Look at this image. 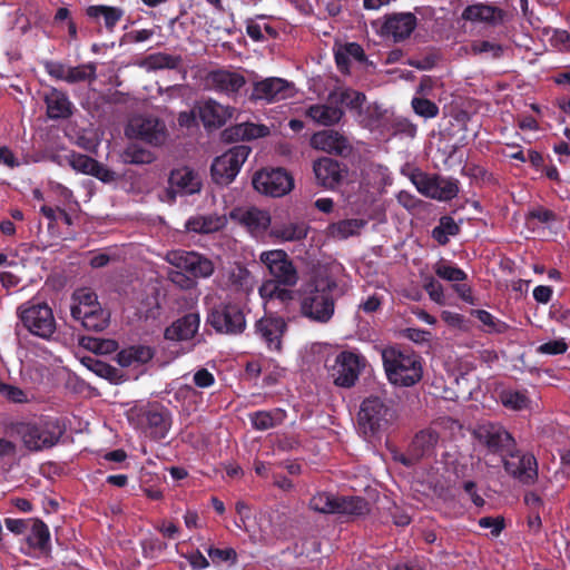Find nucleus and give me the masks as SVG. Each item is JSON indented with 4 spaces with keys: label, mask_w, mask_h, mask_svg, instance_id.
<instances>
[{
    "label": "nucleus",
    "mask_w": 570,
    "mask_h": 570,
    "mask_svg": "<svg viewBox=\"0 0 570 570\" xmlns=\"http://www.w3.org/2000/svg\"><path fill=\"white\" fill-rule=\"evenodd\" d=\"M306 116L321 126L330 127L338 124L344 117L342 107L332 102L330 95L325 104H315L307 108Z\"/></svg>",
    "instance_id": "nucleus-31"
},
{
    "label": "nucleus",
    "mask_w": 570,
    "mask_h": 570,
    "mask_svg": "<svg viewBox=\"0 0 570 570\" xmlns=\"http://www.w3.org/2000/svg\"><path fill=\"white\" fill-rule=\"evenodd\" d=\"M17 315L23 327L35 336L48 341L56 333L53 312L46 302L30 299L18 307Z\"/></svg>",
    "instance_id": "nucleus-4"
},
{
    "label": "nucleus",
    "mask_w": 570,
    "mask_h": 570,
    "mask_svg": "<svg viewBox=\"0 0 570 570\" xmlns=\"http://www.w3.org/2000/svg\"><path fill=\"white\" fill-rule=\"evenodd\" d=\"M207 82L217 92L235 96L246 85V78L237 71L216 69L208 73Z\"/></svg>",
    "instance_id": "nucleus-24"
},
{
    "label": "nucleus",
    "mask_w": 570,
    "mask_h": 570,
    "mask_svg": "<svg viewBox=\"0 0 570 570\" xmlns=\"http://www.w3.org/2000/svg\"><path fill=\"white\" fill-rule=\"evenodd\" d=\"M366 225V220L360 218L343 219L328 226L330 234L333 237L346 239L350 236L358 234Z\"/></svg>",
    "instance_id": "nucleus-46"
},
{
    "label": "nucleus",
    "mask_w": 570,
    "mask_h": 570,
    "mask_svg": "<svg viewBox=\"0 0 570 570\" xmlns=\"http://www.w3.org/2000/svg\"><path fill=\"white\" fill-rule=\"evenodd\" d=\"M169 180L177 191L184 195H193L202 189V179L198 173L189 167L173 170Z\"/></svg>",
    "instance_id": "nucleus-32"
},
{
    "label": "nucleus",
    "mask_w": 570,
    "mask_h": 570,
    "mask_svg": "<svg viewBox=\"0 0 570 570\" xmlns=\"http://www.w3.org/2000/svg\"><path fill=\"white\" fill-rule=\"evenodd\" d=\"M387 127L393 130V134L404 135L410 138H414L417 132V126L403 116H391Z\"/></svg>",
    "instance_id": "nucleus-56"
},
{
    "label": "nucleus",
    "mask_w": 570,
    "mask_h": 570,
    "mask_svg": "<svg viewBox=\"0 0 570 570\" xmlns=\"http://www.w3.org/2000/svg\"><path fill=\"white\" fill-rule=\"evenodd\" d=\"M434 273L442 279L448 282H464L468 278V274L455 265L448 264L443 261L439 262L434 266Z\"/></svg>",
    "instance_id": "nucleus-53"
},
{
    "label": "nucleus",
    "mask_w": 570,
    "mask_h": 570,
    "mask_svg": "<svg viewBox=\"0 0 570 570\" xmlns=\"http://www.w3.org/2000/svg\"><path fill=\"white\" fill-rule=\"evenodd\" d=\"M253 187L264 195L281 197L294 187L293 177L284 168H264L253 176Z\"/></svg>",
    "instance_id": "nucleus-11"
},
{
    "label": "nucleus",
    "mask_w": 570,
    "mask_h": 570,
    "mask_svg": "<svg viewBox=\"0 0 570 570\" xmlns=\"http://www.w3.org/2000/svg\"><path fill=\"white\" fill-rule=\"evenodd\" d=\"M286 331L287 324L283 316L268 315L255 323V333L273 352L282 351V338Z\"/></svg>",
    "instance_id": "nucleus-18"
},
{
    "label": "nucleus",
    "mask_w": 570,
    "mask_h": 570,
    "mask_svg": "<svg viewBox=\"0 0 570 570\" xmlns=\"http://www.w3.org/2000/svg\"><path fill=\"white\" fill-rule=\"evenodd\" d=\"M72 318L80 321L82 326L88 331L101 332L109 324L110 313L101 306H96V308H90Z\"/></svg>",
    "instance_id": "nucleus-37"
},
{
    "label": "nucleus",
    "mask_w": 570,
    "mask_h": 570,
    "mask_svg": "<svg viewBox=\"0 0 570 570\" xmlns=\"http://www.w3.org/2000/svg\"><path fill=\"white\" fill-rule=\"evenodd\" d=\"M410 178L413 185L422 195L433 199V197L435 196V175L430 176L421 170H415L411 174Z\"/></svg>",
    "instance_id": "nucleus-55"
},
{
    "label": "nucleus",
    "mask_w": 570,
    "mask_h": 570,
    "mask_svg": "<svg viewBox=\"0 0 570 570\" xmlns=\"http://www.w3.org/2000/svg\"><path fill=\"white\" fill-rule=\"evenodd\" d=\"M475 436L492 453L505 455L515 446L512 435L500 425H481L476 430Z\"/></svg>",
    "instance_id": "nucleus-19"
},
{
    "label": "nucleus",
    "mask_w": 570,
    "mask_h": 570,
    "mask_svg": "<svg viewBox=\"0 0 570 570\" xmlns=\"http://www.w3.org/2000/svg\"><path fill=\"white\" fill-rule=\"evenodd\" d=\"M294 95V86L282 78H266L254 83L250 100L275 102L285 100Z\"/></svg>",
    "instance_id": "nucleus-16"
},
{
    "label": "nucleus",
    "mask_w": 570,
    "mask_h": 570,
    "mask_svg": "<svg viewBox=\"0 0 570 570\" xmlns=\"http://www.w3.org/2000/svg\"><path fill=\"white\" fill-rule=\"evenodd\" d=\"M462 19L473 22H487L495 26L503 20V10L484 3L468 6L462 12Z\"/></svg>",
    "instance_id": "nucleus-34"
},
{
    "label": "nucleus",
    "mask_w": 570,
    "mask_h": 570,
    "mask_svg": "<svg viewBox=\"0 0 570 570\" xmlns=\"http://www.w3.org/2000/svg\"><path fill=\"white\" fill-rule=\"evenodd\" d=\"M250 150L246 145H237L216 157L210 167L213 180L218 185L230 184L239 173Z\"/></svg>",
    "instance_id": "nucleus-8"
},
{
    "label": "nucleus",
    "mask_w": 570,
    "mask_h": 570,
    "mask_svg": "<svg viewBox=\"0 0 570 570\" xmlns=\"http://www.w3.org/2000/svg\"><path fill=\"white\" fill-rule=\"evenodd\" d=\"M155 353V350L148 345H130L117 353L116 361L121 367L145 365L154 358Z\"/></svg>",
    "instance_id": "nucleus-33"
},
{
    "label": "nucleus",
    "mask_w": 570,
    "mask_h": 570,
    "mask_svg": "<svg viewBox=\"0 0 570 570\" xmlns=\"http://www.w3.org/2000/svg\"><path fill=\"white\" fill-rule=\"evenodd\" d=\"M235 109L208 99L199 106V118L205 128H220L233 117Z\"/></svg>",
    "instance_id": "nucleus-26"
},
{
    "label": "nucleus",
    "mask_w": 570,
    "mask_h": 570,
    "mask_svg": "<svg viewBox=\"0 0 570 570\" xmlns=\"http://www.w3.org/2000/svg\"><path fill=\"white\" fill-rule=\"evenodd\" d=\"M87 17L96 24L104 26L108 32H114L116 26L125 16L120 7L92 4L86 9Z\"/></svg>",
    "instance_id": "nucleus-29"
},
{
    "label": "nucleus",
    "mask_w": 570,
    "mask_h": 570,
    "mask_svg": "<svg viewBox=\"0 0 570 570\" xmlns=\"http://www.w3.org/2000/svg\"><path fill=\"white\" fill-rule=\"evenodd\" d=\"M183 58L177 55L166 52L150 53L141 62V67L148 70L177 69L181 66Z\"/></svg>",
    "instance_id": "nucleus-41"
},
{
    "label": "nucleus",
    "mask_w": 570,
    "mask_h": 570,
    "mask_svg": "<svg viewBox=\"0 0 570 570\" xmlns=\"http://www.w3.org/2000/svg\"><path fill=\"white\" fill-rule=\"evenodd\" d=\"M0 393L14 403L28 402V396L23 390L6 383H0Z\"/></svg>",
    "instance_id": "nucleus-63"
},
{
    "label": "nucleus",
    "mask_w": 570,
    "mask_h": 570,
    "mask_svg": "<svg viewBox=\"0 0 570 570\" xmlns=\"http://www.w3.org/2000/svg\"><path fill=\"white\" fill-rule=\"evenodd\" d=\"M417 26V18L412 12H393L384 16L380 33L392 38L394 42H402L411 37Z\"/></svg>",
    "instance_id": "nucleus-14"
},
{
    "label": "nucleus",
    "mask_w": 570,
    "mask_h": 570,
    "mask_svg": "<svg viewBox=\"0 0 570 570\" xmlns=\"http://www.w3.org/2000/svg\"><path fill=\"white\" fill-rule=\"evenodd\" d=\"M435 188L433 199L449 202L459 194V180L435 175Z\"/></svg>",
    "instance_id": "nucleus-49"
},
{
    "label": "nucleus",
    "mask_w": 570,
    "mask_h": 570,
    "mask_svg": "<svg viewBox=\"0 0 570 570\" xmlns=\"http://www.w3.org/2000/svg\"><path fill=\"white\" fill-rule=\"evenodd\" d=\"M568 350V344L564 342L563 338L559 340H552L549 342H546L537 347V352L539 354H546V355H560L564 354Z\"/></svg>",
    "instance_id": "nucleus-61"
},
{
    "label": "nucleus",
    "mask_w": 570,
    "mask_h": 570,
    "mask_svg": "<svg viewBox=\"0 0 570 570\" xmlns=\"http://www.w3.org/2000/svg\"><path fill=\"white\" fill-rule=\"evenodd\" d=\"M97 79V65L95 62L69 66L67 83L75 85L79 82H94Z\"/></svg>",
    "instance_id": "nucleus-47"
},
{
    "label": "nucleus",
    "mask_w": 570,
    "mask_h": 570,
    "mask_svg": "<svg viewBox=\"0 0 570 570\" xmlns=\"http://www.w3.org/2000/svg\"><path fill=\"white\" fill-rule=\"evenodd\" d=\"M330 99L337 106L342 107L344 105L346 108L356 111L358 115L366 100V96L361 91L345 88L341 91H331Z\"/></svg>",
    "instance_id": "nucleus-38"
},
{
    "label": "nucleus",
    "mask_w": 570,
    "mask_h": 570,
    "mask_svg": "<svg viewBox=\"0 0 570 570\" xmlns=\"http://www.w3.org/2000/svg\"><path fill=\"white\" fill-rule=\"evenodd\" d=\"M382 363L389 382L410 387L422 380V357L410 348L387 346L381 351Z\"/></svg>",
    "instance_id": "nucleus-3"
},
{
    "label": "nucleus",
    "mask_w": 570,
    "mask_h": 570,
    "mask_svg": "<svg viewBox=\"0 0 570 570\" xmlns=\"http://www.w3.org/2000/svg\"><path fill=\"white\" fill-rule=\"evenodd\" d=\"M500 400L505 407L515 411L527 409L530 403L525 391L503 390Z\"/></svg>",
    "instance_id": "nucleus-52"
},
{
    "label": "nucleus",
    "mask_w": 570,
    "mask_h": 570,
    "mask_svg": "<svg viewBox=\"0 0 570 570\" xmlns=\"http://www.w3.org/2000/svg\"><path fill=\"white\" fill-rule=\"evenodd\" d=\"M121 158L125 164H132V165L151 164L155 160V156L150 150H148L137 144H130L124 150Z\"/></svg>",
    "instance_id": "nucleus-50"
},
{
    "label": "nucleus",
    "mask_w": 570,
    "mask_h": 570,
    "mask_svg": "<svg viewBox=\"0 0 570 570\" xmlns=\"http://www.w3.org/2000/svg\"><path fill=\"white\" fill-rule=\"evenodd\" d=\"M127 135L154 146H159L166 139V126L158 118L138 117L130 121Z\"/></svg>",
    "instance_id": "nucleus-17"
},
{
    "label": "nucleus",
    "mask_w": 570,
    "mask_h": 570,
    "mask_svg": "<svg viewBox=\"0 0 570 570\" xmlns=\"http://www.w3.org/2000/svg\"><path fill=\"white\" fill-rule=\"evenodd\" d=\"M557 220V214L548 208H544L542 206H537L532 209H530L525 216V223L528 227H531L534 225L535 222L549 225L551 223H554Z\"/></svg>",
    "instance_id": "nucleus-57"
},
{
    "label": "nucleus",
    "mask_w": 570,
    "mask_h": 570,
    "mask_svg": "<svg viewBox=\"0 0 570 570\" xmlns=\"http://www.w3.org/2000/svg\"><path fill=\"white\" fill-rule=\"evenodd\" d=\"M85 365L99 377L108 380L112 384L124 382V374L115 366L92 357L85 361Z\"/></svg>",
    "instance_id": "nucleus-43"
},
{
    "label": "nucleus",
    "mask_w": 570,
    "mask_h": 570,
    "mask_svg": "<svg viewBox=\"0 0 570 570\" xmlns=\"http://www.w3.org/2000/svg\"><path fill=\"white\" fill-rule=\"evenodd\" d=\"M334 58L338 70L342 72L350 70L351 59L361 63L367 60L363 47L357 42L340 45L334 51Z\"/></svg>",
    "instance_id": "nucleus-36"
},
{
    "label": "nucleus",
    "mask_w": 570,
    "mask_h": 570,
    "mask_svg": "<svg viewBox=\"0 0 570 570\" xmlns=\"http://www.w3.org/2000/svg\"><path fill=\"white\" fill-rule=\"evenodd\" d=\"M397 416L393 400L385 394H370L360 405L358 431L365 439L380 438L396 422Z\"/></svg>",
    "instance_id": "nucleus-2"
},
{
    "label": "nucleus",
    "mask_w": 570,
    "mask_h": 570,
    "mask_svg": "<svg viewBox=\"0 0 570 570\" xmlns=\"http://www.w3.org/2000/svg\"><path fill=\"white\" fill-rule=\"evenodd\" d=\"M478 523L483 529H491L493 537H499L505 525L503 517H483L479 519Z\"/></svg>",
    "instance_id": "nucleus-64"
},
{
    "label": "nucleus",
    "mask_w": 570,
    "mask_h": 570,
    "mask_svg": "<svg viewBox=\"0 0 570 570\" xmlns=\"http://www.w3.org/2000/svg\"><path fill=\"white\" fill-rule=\"evenodd\" d=\"M505 472L523 485H532L538 481V461L530 452L515 446L503 456Z\"/></svg>",
    "instance_id": "nucleus-10"
},
{
    "label": "nucleus",
    "mask_w": 570,
    "mask_h": 570,
    "mask_svg": "<svg viewBox=\"0 0 570 570\" xmlns=\"http://www.w3.org/2000/svg\"><path fill=\"white\" fill-rule=\"evenodd\" d=\"M336 514L364 517L370 513V503L361 497H337Z\"/></svg>",
    "instance_id": "nucleus-39"
},
{
    "label": "nucleus",
    "mask_w": 570,
    "mask_h": 570,
    "mask_svg": "<svg viewBox=\"0 0 570 570\" xmlns=\"http://www.w3.org/2000/svg\"><path fill=\"white\" fill-rule=\"evenodd\" d=\"M311 141L316 149L341 157H346L352 151L348 139L333 129H325L314 134Z\"/></svg>",
    "instance_id": "nucleus-23"
},
{
    "label": "nucleus",
    "mask_w": 570,
    "mask_h": 570,
    "mask_svg": "<svg viewBox=\"0 0 570 570\" xmlns=\"http://www.w3.org/2000/svg\"><path fill=\"white\" fill-rule=\"evenodd\" d=\"M337 497L328 492H321L312 497L309 508L324 514H336Z\"/></svg>",
    "instance_id": "nucleus-51"
},
{
    "label": "nucleus",
    "mask_w": 570,
    "mask_h": 570,
    "mask_svg": "<svg viewBox=\"0 0 570 570\" xmlns=\"http://www.w3.org/2000/svg\"><path fill=\"white\" fill-rule=\"evenodd\" d=\"M223 227V220L218 216L213 215H196L187 219L185 228L188 232L197 234H210L219 230Z\"/></svg>",
    "instance_id": "nucleus-40"
},
{
    "label": "nucleus",
    "mask_w": 570,
    "mask_h": 570,
    "mask_svg": "<svg viewBox=\"0 0 570 570\" xmlns=\"http://www.w3.org/2000/svg\"><path fill=\"white\" fill-rule=\"evenodd\" d=\"M470 314L485 326L483 331L488 334H504L510 328L505 322L497 318L485 309H471Z\"/></svg>",
    "instance_id": "nucleus-48"
},
{
    "label": "nucleus",
    "mask_w": 570,
    "mask_h": 570,
    "mask_svg": "<svg viewBox=\"0 0 570 570\" xmlns=\"http://www.w3.org/2000/svg\"><path fill=\"white\" fill-rule=\"evenodd\" d=\"M228 283L236 292L249 293L253 289V276L242 264H235L229 268Z\"/></svg>",
    "instance_id": "nucleus-44"
},
{
    "label": "nucleus",
    "mask_w": 570,
    "mask_h": 570,
    "mask_svg": "<svg viewBox=\"0 0 570 570\" xmlns=\"http://www.w3.org/2000/svg\"><path fill=\"white\" fill-rule=\"evenodd\" d=\"M42 66H43L46 72L51 78L66 82L69 66H66L65 63H62L60 61H53V60H45V61H42Z\"/></svg>",
    "instance_id": "nucleus-60"
},
{
    "label": "nucleus",
    "mask_w": 570,
    "mask_h": 570,
    "mask_svg": "<svg viewBox=\"0 0 570 570\" xmlns=\"http://www.w3.org/2000/svg\"><path fill=\"white\" fill-rule=\"evenodd\" d=\"M71 316H77L82 312L101 306L97 294L88 287L78 288L72 294Z\"/></svg>",
    "instance_id": "nucleus-42"
},
{
    "label": "nucleus",
    "mask_w": 570,
    "mask_h": 570,
    "mask_svg": "<svg viewBox=\"0 0 570 570\" xmlns=\"http://www.w3.org/2000/svg\"><path fill=\"white\" fill-rule=\"evenodd\" d=\"M357 117L363 128L375 130L387 128L391 116L386 109L374 102L362 108Z\"/></svg>",
    "instance_id": "nucleus-35"
},
{
    "label": "nucleus",
    "mask_w": 570,
    "mask_h": 570,
    "mask_svg": "<svg viewBox=\"0 0 570 570\" xmlns=\"http://www.w3.org/2000/svg\"><path fill=\"white\" fill-rule=\"evenodd\" d=\"M337 283L330 276H315L299 291V313L303 317L320 324L328 323L335 312L333 292Z\"/></svg>",
    "instance_id": "nucleus-1"
},
{
    "label": "nucleus",
    "mask_w": 570,
    "mask_h": 570,
    "mask_svg": "<svg viewBox=\"0 0 570 570\" xmlns=\"http://www.w3.org/2000/svg\"><path fill=\"white\" fill-rule=\"evenodd\" d=\"M313 171L322 187L334 190L345 181L348 167L337 159L321 157L314 161Z\"/></svg>",
    "instance_id": "nucleus-13"
},
{
    "label": "nucleus",
    "mask_w": 570,
    "mask_h": 570,
    "mask_svg": "<svg viewBox=\"0 0 570 570\" xmlns=\"http://www.w3.org/2000/svg\"><path fill=\"white\" fill-rule=\"evenodd\" d=\"M365 365L366 358L363 355L348 350L340 352L331 370L334 384L344 389L354 386Z\"/></svg>",
    "instance_id": "nucleus-9"
},
{
    "label": "nucleus",
    "mask_w": 570,
    "mask_h": 570,
    "mask_svg": "<svg viewBox=\"0 0 570 570\" xmlns=\"http://www.w3.org/2000/svg\"><path fill=\"white\" fill-rule=\"evenodd\" d=\"M200 317L197 313H188L166 327L164 336L169 341H187L195 336L199 328Z\"/></svg>",
    "instance_id": "nucleus-28"
},
{
    "label": "nucleus",
    "mask_w": 570,
    "mask_h": 570,
    "mask_svg": "<svg viewBox=\"0 0 570 570\" xmlns=\"http://www.w3.org/2000/svg\"><path fill=\"white\" fill-rule=\"evenodd\" d=\"M259 261L266 266L271 278L264 282H274L283 285L296 286L299 274L284 249L265 250L261 254Z\"/></svg>",
    "instance_id": "nucleus-7"
},
{
    "label": "nucleus",
    "mask_w": 570,
    "mask_h": 570,
    "mask_svg": "<svg viewBox=\"0 0 570 570\" xmlns=\"http://www.w3.org/2000/svg\"><path fill=\"white\" fill-rule=\"evenodd\" d=\"M168 262L194 278H207L215 271L212 259L196 252L174 250Z\"/></svg>",
    "instance_id": "nucleus-12"
},
{
    "label": "nucleus",
    "mask_w": 570,
    "mask_h": 570,
    "mask_svg": "<svg viewBox=\"0 0 570 570\" xmlns=\"http://www.w3.org/2000/svg\"><path fill=\"white\" fill-rule=\"evenodd\" d=\"M41 99L46 106V116L49 120H68L75 114V105L62 89L47 86Z\"/></svg>",
    "instance_id": "nucleus-15"
},
{
    "label": "nucleus",
    "mask_w": 570,
    "mask_h": 570,
    "mask_svg": "<svg viewBox=\"0 0 570 570\" xmlns=\"http://www.w3.org/2000/svg\"><path fill=\"white\" fill-rule=\"evenodd\" d=\"M29 533L24 541L28 546V551L21 548V552L30 554V551L38 550L41 553H48L51 550L50 531L48 525L40 519H32L29 525Z\"/></svg>",
    "instance_id": "nucleus-30"
},
{
    "label": "nucleus",
    "mask_w": 570,
    "mask_h": 570,
    "mask_svg": "<svg viewBox=\"0 0 570 570\" xmlns=\"http://www.w3.org/2000/svg\"><path fill=\"white\" fill-rule=\"evenodd\" d=\"M67 160L71 168L76 171L90 175L96 159L85 154L71 151L67 156Z\"/></svg>",
    "instance_id": "nucleus-58"
},
{
    "label": "nucleus",
    "mask_w": 570,
    "mask_h": 570,
    "mask_svg": "<svg viewBox=\"0 0 570 570\" xmlns=\"http://www.w3.org/2000/svg\"><path fill=\"white\" fill-rule=\"evenodd\" d=\"M149 436L160 441L165 439L171 428L173 417L170 411L161 404H153L144 412Z\"/></svg>",
    "instance_id": "nucleus-21"
},
{
    "label": "nucleus",
    "mask_w": 570,
    "mask_h": 570,
    "mask_svg": "<svg viewBox=\"0 0 570 570\" xmlns=\"http://www.w3.org/2000/svg\"><path fill=\"white\" fill-rule=\"evenodd\" d=\"M293 287L274 282H263L258 288V294L265 303L278 302L282 306L281 311L289 317L295 311V297L297 294Z\"/></svg>",
    "instance_id": "nucleus-20"
},
{
    "label": "nucleus",
    "mask_w": 570,
    "mask_h": 570,
    "mask_svg": "<svg viewBox=\"0 0 570 570\" xmlns=\"http://www.w3.org/2000/svg\"><path fill=\"white\" fill-rule=\"evenodd\" d=\"M411 107L415 115L424 119H433L439 116V106L424 97H413L411 100Z\"/></svg>",
    "instance_id": "nucleus-54"
},
{
    "label": "nucleus",
    "mask_w": 570,
    "mask_h": 570,
    "mask_svg": "<svg viewBox=\"0 0 570 570\" xmlns=\"http://www.w3.org/2000/svg\"><path fill=\"white\" fill-rule=\"evenodd\" d=\"M207 323L220 334L239 335L246 328L243 307L234 302L215 305L207 315Z\"/></svg>",
    "instance_id": "nucleus-5"
},
{
    "label": "nucleus",
    "mask_w": 570,
    "mask_h": 570,
    "mask_svg": "<svg viewBox=\"0 0 570 570\" xmlns=\"http://www.w3.org/2000/svg\"><path fill=\"white\" fill-rule=\"evenodd\" d=\"M309 225L303 220L272 224L269 236L277 243L301 242L307 237Z\"/></svg>",
    "instance_id": "nucleus-27"
},
{
    "label": "nucleus",
    "mask_w": 570,
    "mask_h": 570,
    "mask_svg": "<svg viewBox=\"0 0 570 570\" xmlns=\"http://www.w3.org/2000/svg\"><path fill=\"white\" fill-rule=\"evenodd\" d=\"M439 442V433L432 429L419 431L409 445L407 454L410 459L403 458L401 462L410 465L413 461H420L423 458H430L434 454Z\"/></svg>",
    "instance_id": "nucleus-22"
},
{
    "label": "nucleus",
    "mask_w": 570,
    "mask_h": 570,
    "mask_svg": "<svg viewBox=\"0 0 570 570\" xmlns=\"http://www.w3.org/2000/svg\"><path fill=\"white\" fill-rule=\"evenodd\" d=\"M250 423L255 430L266 431L275 428L283 420V411H256L249 415Z\"/></svg>",
    "instance_id": "nucleus-45"
},
{
    "label": "nucleus",
    "mask_w": 570,
    "mask_h": 570,
    "mask_svg": "<svg viewBox=\"0 0 570 570\" xmlns=\"http://www.w3.org/2000/svg\"><path fill=\"white\" fill-rule=\"evenodd\" d=\"M473 53H491L492 58L499 59L504 52L503 46L488 40L474 41L471 46Z\"/></svg>",
    "instance_id": "nucleus-59"
},
{
    "label": "nucleus",
    "mask_w": 570,
    "mask_h": 570,
    "mask_svg": "<svg viewBox=\"0 0 570 570\" xmlns=\"http://www.w3.org/2000/svg\"><path fill=\"white\" fill-rule=\"evenodd\" d=\"M423 288L433 302L438 304L444 303L443 286L434 277H428L424 282Z\"/></svg>",
    "instance_id": "nucleus-62"
},
{
    "label": "nucleus",
    "mask_w": 570,
    "mask_h": 570,
    "mask_svg": "<svg viewBox=\"0 0 570 570\" xmlns=\"http://www.w3.org/2000/svg\"><path fill=\"white\" fill-rule=\"evenodd\" d=\"M232 218L237 219L248 232L255 236L264 234L272 226V218L268 212L257 207L247 209H235L232 212Z\"/></svg>",
    "instance_id": "nucleus-25"
},
{
    "label": "nucleus",
    "mask_w": 570,
    "mask_h": 570,
    "mask_svg": "<svg viewBox=\"0 0 570 570\" xmlns=\"http://www.w3.org/2000/svg\"><path fill=\"white\" fill-rule=\"evenodd\" d=\"M23 444L30 451H41L56 445L63 431L56 421H45L41 424L21 423L17 429Z\"/></svg>",
    "instance_id": "nucleus-6"
}]
</instances>
